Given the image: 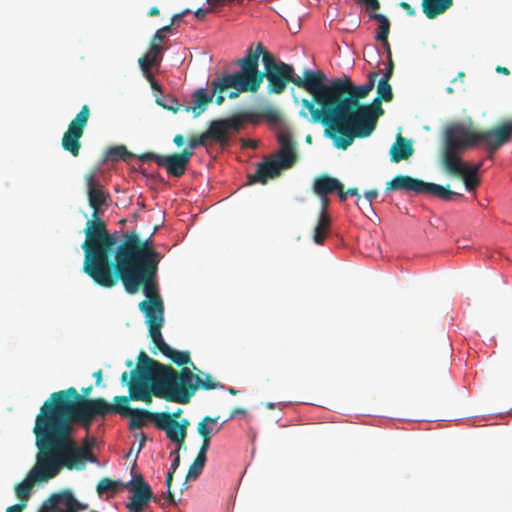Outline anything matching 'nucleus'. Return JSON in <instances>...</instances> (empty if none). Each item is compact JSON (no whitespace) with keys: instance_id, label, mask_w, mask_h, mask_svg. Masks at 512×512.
<instances>
[{"instance_id":"obj_1","label":"nucleus","mask_w":512,"mask_h":512,"mask_svg":"<svg viewBox=\"0 0 512 512\" xmlns=\"http://www.w3.org/2000/svg\"><path fill=\"white\" fill-rule=\"evenodd\" d=\"M377 73H370L368 82L355 86L348 77L334 79L326 84V75L321 71V84L318 89L315 107L314 102L304 98L299 115L308 118L311 123H321L325 137L333 141L336 147L337 137L343 136V130L350 127L357 113L364 104L360 100L366 98L375 86Z\"/></svg>"},{"instance_id":"obj_2","label":"nucleus","mask_w":512,"mask_h":512,"mask_svg":"<svg viewBox=\"0 0 512 512\" xmlns=\"http://www.w3.org/2000/svg\"><path fill=\"white\" fill-rule=\"evenodd\" d=\"M240 73L232 76L231 84L237 85L242 91L257 93L264 78L267 80L268 94H282L289 83L305 89L313 96L316 104L318 89L321 84V71L306 69L303 78L295 75L294 67L269 52L262 43L249 46L245 56L236 60Z\"/></svg>"},{"instance_id":"obj_3","label":"nucleus","mask_w":512,"mask_h":512,"mask_svg":"<svg viewBox=\"0 0 512 512\" xmlns=\"http://www.w3.org/2000/svg\"><path fill=\"white\" fill-rule=\"evenodd\" d=\"M117 402L104 398H84L75 387L54 392L36 417L34 430L39 434H73L74 424L89 430L97 417L117 412Z\"/></svg>"},{"instance_id":"obj_4","label":"nucleus","mask_w":512,"mask_h":512,"mask_svg":"<svg viewBox=\"0 0 512 512\" xmlns=\"http://www.w3.org/2000/svg\"><path fill=\"white\" fill-rule=\"evenodd\" d=\"M157 258H84V271L96 284L111 288L119 280L135 294L156 280Z\"/></svg>"},{"instance_id":"obj_5","label":"nucleus","mask_w":512,"mask_h":512,"mask_svg":"<svg viewBox=\"0 0 512 512\" xmlns=\"http://www.w3.org/2000/svg\"><path fill=\"white\" fill-rule=\"evenodd\" d=\"M84 235V256H160L154 250L152 235L143 240L135 231L111 233L102 219H88Z\"/></svg>"},{"instance_id":"obj_6","label":"nucleus","mask_w":512,"mask_h":512,"mask_svg":"<svg viewBox=\"0 0 512 512\" xmlns=\"http://www.w3.org/2000/svg\"><path fill=\"white\" fill-rule=\"evenodd\" d=\"M136 372L156 390V397L168 402L188 404L199 389L200 376L188 367L180 371L149 357L144 351L138 356Z\"/></svg>"},{"instance_id":"obj_7","label":"nucleus","mask_w":512,"mask_h":512,"mask_svg":"<svg viewBox=\"0 0 512 512\" xmlns=\"http://www.w3.org/2000/svg\"><path fill=\"white\" fill-rule=\"evenodd\" d=\"M120 380L123 385L128 387L129 395L114 397L113 401L117 402L116 413L130 419L129 429L131 430L140 429L147 425L149 421H153L155 427H157L161 412H151L146 409H132L129 405L131 400L151 404L153 397H156V390L143 378L141 373L136 372V367L131 373L124 371Z\"/></svg>"},{"instance_id":"obj_8","label":"nucleus","mask_w":512,"mask_h":512,"mask_svg":"<svg viewBox=\"0 0 512 512\" xmlns=\"http://www.w3.org/2000/svg\"><path fill=\"white\" fill-rule=\"evenodd\" d=\"M444 136L454 139L456 146L462 151L482 145L488 158L493 159L495 152L512 140V119L486 130H473L464 123H453L446 127Z\"/></svg>"},{"instance_id":"obj_9","label":"nucleus","mask_w":512,"mask_h":512,"mask_svg":"<svg viewBox=\"0 0 512 512\" xmlns=\"http://www.w3.org/2000/svg\"><path fill=\"white\" fill-rule=\"evenodd\" d=\"M47 451L54 461L58 474L63 468L83 469L85 462H95L96 457L89 448H80L73 434H40Z\"/></svg>"},{"instance_id":"obj_10","label":"nucleus","mask_w":512,"mask_h":512,"mask_svg":"<svg viewBox=\"0 0 512 512\" xmlns=\"http://www.w3.org/2000/svg\"><path fill=\"white\" fill-rule=\"evenodd\" d=\"M278 142L280 144L279 151L273 158H265L263 162L257 165L255 173L249 174L247 177L248 185L266 184L268 179L280 176L281 170L289 169L297 162L296 142L292 139L291 134L289 132L280 133Z\"/></svg>"},{"instance_id":"obj_11","label":"nucleus","mask_w":512,"mask_h":512,"mask_svg":"<svg viewBox=\"0 0 512 512\" xmlns=\"http://www.w3.org/2000/svg\"><path fill=\"white\" fill-rule=\"evenodd\" d=\"M33 433L35 434L37 448L35 464L26 478L15 486L17 498L25 503L30 498L31 490L36 483L47 482L58 475L56 465L51 459L40 434L34 429Z\"/></svg>"},{"instance_id":"obj_12","label":"nucleus","mask_w":512,"mask_h":512,"mask_svg":"<svg viewBox=\"0 0 512 512\" xmlns=\"http://www.w3.org/2000/svg\"><path fill=\"white\" fill-rule=\"evenodd\" d=\"M379 95L371 104H364L350 127L343 130V136L337 137L336 148L346 150L356 138H366L376 129L377 120L384 114Z\"/></svg>"},{"instance_id":"obj_13","label":"nucleus","mask_w":512,"mask_h":512,"mask_svg":"<svg viewBox=\"0 0 512 512\" xmlns=\"http://www.w3.org/2000/svg\"><path fill=\"white\" fill-rule=\"evenodd\" d=\"M146 299L138 305L139 310L144 314L146 323L149 327V336L151 338L162 335L161 329L164 324V303L159 294L157 280L143 290Z\"/></svg>"},{"instance_id":"obj_14","label":"nucleus","mask_w":512,"mask_h":512,"mask_svg":"<svg viewBox=\"0 0 512 512\" xmlns=\"http://www.w3.org/2000/svg\"><path fill=\"white\" fill-rule=\"evenodd\" d=\"M459 152H462V150L456 146V141L444 136L442 164L445 170L452 176H461L466 189L470 192L474 191L479 185L480 180L477 174H472L471 171L466 168V164L463 163L458 156Z\"/></svg>"},{"instance_id":"obj_15","label":"nucleus","mask_w":512,"mask_h":512,"mask_svg":"<svg viewBox=\"0 0 512 512\" xmlns=\"http://www.w3.org/2000/svg\"><path fill=\"white\" fill-rule=\"evenodd\" d=\"M193 155L194 152L190 149H183L180 153L170 155L147 152L138 155V159L141 162L154 161L159 167L164 168L168 175L179 178L185 174Z\"/></svg>"},{"instance_id":"obj_16","label":"nucleus","mask_w":512,"mask_h":512,"mask_svg":"<svg viewBox=\"0 0 512 512\" xmlns=\"http://www.w3.org/2000/svg\"><path fill=\"white\" fill-rule=\"evenodd\" d=\"M89 117L90 108L88 105H83L63 134L61 141L62 148L74 157H77L80 153L82 146L80 140L84 134Z\"/></svg>"},{"instance_id":"obj_17","label":"nucleus","mask_w":512,"mask_h":512,"mask_svg":"<svg viewBox=\"0 0 512 512\" xmlns=\"http://www.w3.org/2000/svg\"><path fill=\"white\" fill-rule=\"evenodd\" d=\"M89 205L93 209L91 219H101V207L106 203L108 196L103 191V186L96 181L93 173L85 175Z\"/></svg>"},{"instance_id":"obj_18","label":"nucleus","mask_w":512,"mask_h":512,"mask_svg":"<svg viewBox=\"0 0 512 512\" xmlns=\"http://www.w3.org/2000/svg\"><path fill=\"white\" fill-rule=\"evenodd\" d=\"M318 197L320 198L321 201V209L317 225L314 228L313 240L317 244H322L328 235V231L331 224V220L328 215L330 199L328 195Z\"/></svg>"},{"instance_id":"obj_19","label":"nucleus","mask_w":512,"mask_h":512,"mask_svg":"<svg viewBox=\"0 0 512 512\" xmlns=\"http://www.w3.org/2000/svg\"><path fill=\"white\" fill-rule=\"evenodd\" d=\"M75 496L69 490L52 494L45 502V508L52 512H75Z\"/></svg>"},{"instance_id":"obj_20","label":"nucleus","mask_w":512,"mask_h":512,"mask_svg":"<svg viewBox=\"0 0 512 512\" xmlns=\"http://www.w3.org/2000/svg\"><path fill=\"white\" fill-rule=\"evenodd\" d=\"M423 181L412 178L408 175H397L386 183L387 191H411L416 194H422Z\"/></svg>"},{"instance_id":"obj_21","label":"nucleus","mask_w":512,"mask_h":512,"mask_svg":"<svg viewBox=\"0 0 512 512\" xmlns=\"http://www.w3.org/2000/svg\"><path fill=\"white\" fill-rule=\"evenodd\" d=\"M132 493L130 501L126 504V508L130 512H143L149 505L150 501L157 502L152 490H128Z\"/></svg>"},{"instance_id":"obj_22","label":"nucleus","mask_w":512,"mask_h":512,"mask_svg":"<svg viewBox=\"0 0 512 512\" xmlns=\"http://www.w3.org/2000/svg\"><path fill=\"white\" fill-rule=\"evenodd\" d=\"M157 429L166 433L167 438L179 445L185 443L186 436H182L178 426H175V420L171 419L168 412H161V417L157 422Z\"/></svg>"},{"instance_id":"obj_23","label":"nucleus","mask_w":512,"mask_h":512,"mask_svg":"<svg viewBox=\"0 0 512 512\" xmlns=\"http://www.w3.org/2000/svg\"><path fill=\"white\" fill-rule=\"evenodd\" d=\"M214 94H209L205 88H199L192 94L194 102L193 106H184L183 111L186 113H192L196 118L200 116L207 108V106L213 101Z\"/></svg>"},{"instance_id":"obj_24","label":"nucleus","mask_w":512,"mask_h":512,"mask_svg":"<svg viewBox=\"0 0 512 512\" xmlns=\"http://www.w3.org/2000/svg\"><path fill=\"white\" fill-rule=\"evenodd\" d=\"M414 152V148L412 143L402 137L401 134H398L396 137V141L390 148L389 154L392 162L398 163L403 160H407L412 156Z\"/></svg>"},{"instance_id":"obj_25","label":"nucleus","mask_w":512,"mask_h":512,"mask_svg":"<svg viewBox=\"0 0 512 512\" xmlns=\"http://www.w3.org/2000/svg\"><path fill=\"white\" fill-rule=\"evenodd\" d=\"M341 188V182L327 174L316 177L313 181L312 189L316 196H325L335 193V190Z\"/></svg>"},{"instance_id":"obj_26","label":"nucleus","mask_w":512,"mask_h":512,"mask_svg":"<svg viewBox=\"0 0 512 512\" xmlns=\"http://www.w3.org/2000/svg\"><path fill=\"white\" fill-rule=\"evenodd\" d=\"M239 73H240V70L214 79L211 83V89L213 91V94H216V93L222 94L228 88H233L236 90V91H231L229 93V98H231V99L238 97L240 93H248V91L240 90L239 86L231 84L232 76L237 75ZM249 93H251V91H249Z\"/></svg>"},{"instance_id":"obj_27","label":"nucleus","mask_w":512,"mask_h":512,"mask_svg":"<svg viewBox=\"0 0 512 512\" xmlns=\"http://www.w3.org/2000/svg\"><path fill=\"white\" fill-rule=\"evenodd\" d=\"M453 4V0H422V9L427 18L433 19L444 13Z\"/></svg>"},{"instance_id":"obj_28","label":"nucleus","mask_w":512,"mask_h":512,"mask_svg":"<svg viewBox=\"0 0 512 512\" xmlns=\"http://www.w3.org/2000/svg\"><path fill=\"white\" fill-rule=\"evenodd\" d=\"M422 194L433 195L444 201H451L454 196L462 197L461 194H458L449 189V186L444 187L435 183H428L423 181L422 186Z\"/></svg>"},{"instance_id":"obj_29","label":"nucleus","mask_w":512,"mask_h":512,"mask_svg":"<svg viewBox=\"0 0 512 512\" xmlns=\"http://www.w3.org/2000/svg\"><path fill=\"white\" fill-rule=\"evenodd\" d=\"M208 140H214L220 144H225L228 141V132L225 122L223 120H214L210 123L207 131L204 132Z\"/></svg>"},{"instance_id":"obj_30","label":"nucleus","mask_w":512,"mask_h":512,"mask_svg":"<svg viewBox=\"0 0 512 512\" xmlns=\"http://www.w3.org/2000/svg\"><path fill=\"white\" fill-rule=\"evenodd\" d=\"M219 417L205 416L197 425V432L201 437L208 438L213 437L214 434L218 433L222 429V425L217 426Z\"/></svg>"},{"instance_id":"obj_31","label":"nucleus","mask_w":512,"mask_h":512,"mask_svg":"<svg viewBox=\"0 0 512 512\" xmlns=\"http://www.w3.org/2000/svg\"><path fill=\"white\" fill-rule=\"evenodd\" d=\"M163 48H158L156 45H149L147 53L138 59L139 66L145 65H159L163 57Z\"/></svg>"},{"instance_id":"obj_32","label":"nucleus","mask_w":512,"mask_h":512,"mask_svg":"<svg viewBox=\"0 0 512 512\" xmlns=\"http://www.w3.org/2000/svg\"><path fill=\"white\" fill-rule=\"evenodd\" d=\"M167 358H169L173 363L178 366H183L190 364L194 370H198L197 367L191 361L190 353L188 351H177L171 347H169L168 351H165L163 354Z\"/></svg>"},{"instance_id":"obj_33","label":"nucleus","mask_w":512,"mask_h":512,"mask_svg":"<svg viewBox=\"0 0 512 512\" xmlns=\"http://www.w3.org/2000/svg\"><path fill=\"white\" fill-rule=\"evenodd\" d=\"M133 154L128 151L124 145H116L109 147L104 155L105 161L116 162L118 160L127 161Z\"/></svg>"},{"instance_id":"obj_34","label":"nucleus","mask_w":512,"mask_h":512,"mask_svg":"<svg viewBox=\"0 0 512 512\" xmlns=\"http://www.w3.org/2000/svg\"><path fill=\"white\" fill-rule=\"evenodd\" d=\"M379 22L378 30L375 35V39L377 41H382L388 39L389 31H390V22L389 19L382 14H375L373 16Z\"/></svg>"},{"instance_id":"obj_35","label":"nucleus","mask_w":512,"mask_h":512,"mask_svg":"<svg viewBox=\"0 0 512 512\" xmlns=\"http://www.w3.org/2000/svg\"><path fill=\"white\" fill-rule=\"evenodd\" d=\"M119 487H123V482L119 480H112L110 478H103L98 482L96 490L99 495H102L110 491L116 493Z\"/></svg>"},{"instance_id":"obj_36","label":"nucleus","mask_w":512,"mask_h":512,"mask_svg":"<svg viewBox=\"0 0 512 512\" xmlns=\"http://www.w3.org/2000/svg\"><path fill=\"white\" fill-rule=\"evenodd\" d=\"M123 487L127 490H152L142 474L133 475L130 481L123 482Z\"/></svg>"},{"instance_id":"obj_37","label":"nucleus","mask_w":512,"mask_h":512,"mask_svg":"<svg viewBox=\"0 0 512 512\" xmlns=\"http://www.w3.org/2000/svg\"><path fill=\"white\" fill-rule=\"evenodd\" d=\"M206 460L207 459H205V458L196 456L195 460L193 461V463L190 465V467L188 469L186 478L193 479V480L197 479L205 467Z\"/></svg>"},{"instance_id":"obj_38","label":"nucleus","mask_w":512,"mask_h":512,"mask_svg":"<svg viewBox=\"0 0 512 512\" xmlns=\"http://www.w3.org/2000/svg\"><path fill=\"white\" fill-rule=\"evenodd\" d=\"M377 95H379L380 99H383L385 102L392 101L393 92L391 85L389 84V80L380 79L377 85Z\"/></svg>"},{"instance_id":"obj_39","label":"nucleus","mask_w":512,"mask_h":512,"mask_svg":"<svg viewBox=\"0 0 512 512\" xmlns=\"http://www.w3.org/2000/svg\"><path fill=\"white\" fill-rule=\"evenodd\" d=\"M207 141L208 138L205 135V133H202L200 135H191L188 137V145L185 149H190V151L193 152L195 148L199 146H205Z\"/></svg>"},{"instance_id":"obj_40","label":"nucleus","mask_w":512,"mask_h":512,"mask_svg":"<svg viewBox=\"0 0 512 512\" xmlns=\"http://www.w3.org/2000/svg\"><path fill=\"white\" fill-rule=\"evenodd\" d=\"M260 117L266 119L270 123L277 124L281 121L280 113L273 107H266L261 113Z\"/></svg>"},{"instance_id":"obj_41","label":"nucleus","mask_w":512,"mask_h":512,"mask_svg":"<svg viewBox=\"0 0 512 512\" xmlns=\"http://www.w3.org/2000/svg\"><path fill=\"white\" fill-rule=\"evenodd\" d=\"M199 388L204 390H212L216 388H223V385L220 382H214L212 376L207 373L205 374L204 379L200 377Z\"/></svg>"},{"instance_id":"obj_42","label":"nucleus","mask_w":512,"mask_h":512,"mask_svg":"<svg viewBox=\"0 0 512 512\" xmlns=\"http://www.w3.org/2000/svg\"><path fill=\"white\" fill-rule=\"evenodd\" d=\"M223 122H225L227 132H229L230 129H233L235 131H238L242 125H243V118L241 116H234L229 119H223Z\"/></svg>"},{"instance_id":"obj_43","label":"nucleus","mask_w":512,"mask_h":512,"mask_svg":"<svg viewBox=\"0 0 512 512\" xmlns=\"http://www.w3.org/2000/svg\"><path fill=\"white\" fill-rule=\"evenodd\" d=\"M210 443L211 438H208V435L206 437H202V444L200 446L197 456L207 459V451L209 450Z\"/></svg>"},{"instance_id":"obj_44","label":"nucleus","mask_w":512,"mask_h":512,"mask_svg":"<svg viewBox=\"0 0 512 512\" xmlns=\"http://www.w3.org/2000/svg\"><path fill=\"white\" fill-rule=\"evenodd\" d=\"M152 341L154 342L156 348L162 353L164 354L165 351H168L169 349V345L164 341L162 335L158 336V337H153L151 338Z\"/></svg>"},{"instance_id":"obj_45","label":"nucleus","mask_w":512,"mask_h":512,"mask_svg":"<svg viewBox=\"0 0 512 512\" xmlns=\"http://www.w3.org/2000/svg\"><path fill=\"white\" fill-rule=\"evenodd\" d=\"M171 102H172L173 104H171V105H165V104H162L160 101H157V103H158L159 105L163 106L165 109L170 110V111H172V112H174V113H177V112H179V111L183 110L184 106H183V105H178V104H177V100H176V99H172V100H171Z\"/></svg>"},{"instance_id":"obj_46","label":"nucleus","mask_w":512,"mask_h":512,"mask_svg":"<svg viewBox=\"0 0 512 512\" xmlns=\"http://www.w3.org/2000/svg\"><path fill=\"white\" fill-rule=\"evenodd\" d=\"M165 35L160 33L158 30L156 31V33L153 35L151 41H150V45H156V47L158 48H163L162 47V42L164 41L165 39Z\"/></svg>"},{"instance_id":"obj_47","label":"nucleus","mask_w":512,"mask_h":512,"mask_svg":"<svg viewBox=\"0 0 512 512\" xmlns=\"http://www.w3.org/2000/svg\"><path fill=\"white\" fill-rule=\"evenodd\" d=\"M189 425L190 423L187 419H182L181 421L175 420V426H178L182 436H187V428Z\"/></svg>"},{"instance_id":"obj_48","label":"nucleus","mask_w":512,"mask_h":512,"mask_svg":"<svg viewBox=\"0 0 512 512\" xmlns=\"http://www.w3.org/2000/svg\"><path fill=\"white\" fill-rule=\"evenodd\" d=\"M378 196V191L376 189H372V190H368L365 192V197L367 198V200L369 201V203H367V207L370 209V210H373L372 209V205H371V201L376 199Z\"/></svg>"},{"instance_id":"obj_49","label":"nucleus","mask_w":512,"mask_h":512,"mask_svg":"<svg viewBox=\"0 0 512 512\" xmlns=\"http://www.w3.org/2000/svg\"><path fill=\"white\" fill-rule=\"evenodd\" d=\"M25 508L26 503L21 501L20 503L7 507L6 512H22Z\"/></svg>"},{"instance_id":"obj_50","label":"nucleus","mask_w":512,"mask_h":512,"mask_svg":"<svg viewBox=\"0 0 512 512\" xmlns=\"http://www.w3.org/2000/svg\"><path fill=\"white\" fill-rule=\"evenodd\" d=\"M393 71H394L393 60L392 59H388V64H387L386 72H385V74H384L382 79L390 80V78L393 75Z\"/></svg>"},{"instance_id":"obj_51","label":"nucleus","mask_w":512,"mask_h":512,"mask_svg":"<svg viewBox=\"0 0 512 512\" xmlns=\"http://www.w3.org/2000/svg\"><path fill=\"white\" fill-rule=\"evenodd\" d=\"M259 117H260V114L257 115L253 112H246V113L242 114L243 121L252 122V123L257 122Z\"/></svg>"},{"instance_id":"obj_52","label":"nucleus","mask_w":512,"mask_h":512,"mask_svg":"<svg viewBox=\"0 0 512 512\" xmlns=\"http://www.w3.org/2000/svg\"><path fill=\"white\" fill-rule=\"evenodd\" d=\"M151 67L152 66H150V65L140 66L144 77L149 81V83L155 80L153 74L150 71Z\"/></svg>"},{"instance_id":"obj_53","label":"nucleus","mask_w":512,"mask_h":512,"mask_svg":"<svg viewBox=\"0 0 512 512\" xmlns=\"http://www.w3.org/2000/svg\"><path fill=\"white\" fill-rule=\"evenodd\" d=\"M188 13H190V10H188V9H187V10H184V11H182V12H180V13L175 14V15L171 18V22H172V24H174V25H178V24H179V22L182 20V18H183L186 14H188Z\"/></svg>"},{"instance_id":"obj_54","label":"nucleus","mask_w":512,"mask_h":512,"mask_svg":"<svg viewBox=\"0 0 512 512\" xmlns=\"http://www.w3.org/2000/svg\"><path fill=\"white\" fill-rule=\"evenodd\" d=\"M399 6L403 8L409 16L415 15V10L409 3L402 1L399 3Z\"/></svg>"},{"instance_id":"obj_55","label":"nucleus","mask_w":512,"mask_h":512,"mask_svg":"<svg viewBox=\"0 0 512 512\" xmlns=\"http://www.w3.org/2000/svg\"><path fill=\"white\" fill-rule=\"evenodd\" d=\"M483 163H484V161L481 160L479 163H477L475 165H467L466 164V168L469 169L472 174H478V172L480 171V169L483 166Z\"/></svg>"},{"instance_id":"obj_56","label":"nucleus","mask_w":512,"mask_h":512,"mask_svg":"<svg viewBox=\"0 0 512 512\" xmlns=\"http://www.w3.org/2000/svg\"><path fill=\"white\" fill-rule=\"evenodd\" d=\"M180 465V455H177L171 463L170 471L168 473L174 474Z\"/></svg>"},{"instance_id":"obj_57","label":"nucleus","mask_w":512,"mask_h":512,"mask_svg":"<svg viewBox=\"0 0 512 512\" xmlns=\"http://www.w3.org/2000/svg\"><path fill=\"white\" fill-rule=\"evenodd\" d=\"M346 194H348V196H357L358 197L357 205L361 208V206H360L361 196H360L357 188H349L348 190H346Z\"/></svg>"},{"instance_id":"obj_58","label":"nucleus","mask_w":512,"mask_h":512,"mask_svg":"<svg viewBox=\"0 0 512 512\" xmlns=\"http://www.w3.org/2000/svg\"><path fill=\"white\" fill-rule=\"evenodd\" d=\"M87 509H88V505L87 504L81 503V502H79L75 498V503H74V510H75V512L84 511V510H87Z\"/></svg>"},{"instance_id":"obj_59","label":"nucleus","mask_w":512,"mask_h":512,"mask_svg":"<svg viewBox=\"0 0 512 512\" xmlns=\"http://www.w3.org/2000/svg\"><path fill=\"white\" fill-rule=\"evenodd\" d=\"M173 142L177 147H181L185 143V138L182 134H177L174 136Z\"/></svg>"},{"instance_id":"obj_60","label":"nucleus","mask_w":512,"mask_h":512,"mask_svg":"<svg viewBox=\"0 0 512 512\" xmlns=\"http://www.w3.org/2000/svg\"><path fill=\"white\" fill-rule=\"evenodd\" d=\"M210 11H211V9H202V8H199V9H197V10L195 11V17H196L197 19H200V20H201V19H203V18L206 16V14H207L208 12H210Z\"/></svg>"},{"instance_id":"obj_61","label":"nucleus","mask_w":512,"mask_h":512,"mask_svg":"<svg viewBox=\"0 0 512 512\" xmlns=\"http://www.w3.org/2000/svg\"><path fill=\"white\" fill-rule=\"evenodd\" d=\"M381 42H382L384 50L387 53V58L388 59H392L391 47H390V44L388 42V39L382 40Z\"/></svg>"},{"instance_id":"obj_62","label":"nucleus","mask_w":512,"mask_h":512,"mask_svg":"<svg viewBox=\"0 0 512 512\" xmlns=\"http://www.w3.org/2000/svg\"><path fill=\"white\" fill-rule=\"evenodd\" d=\"M335 193L338 194L340 201H342V202H344L348 197V194H346V191H344V187H343L342 183H341V188L339 190H335Z\"/></svg>"},{"instance_id":"obj_63","label":"nucleus","mask_w":512,"mask_h":512,"mask_svg":"<svg viewBox=\"0 0 512 512\" xmlns=\"http://www.w3.org/2000/svg\"><path fill=\"white\" fill-rule=\"evenodd\" d=\"M173 475L174 474H172V473H167V475H166L165 484H166V487H167V491L171 490V486H172V482H173Z\"/></svg>"},{"instance_id":"obj_64","label":"nucleus","mask_w":512,"mask_h":512,"mask_svg":"<svg viewBox=\"0 0 512 512\" xmlns=\"http://www.w3.org/2000/svg\"><path fill=\"white\" fill-rule=\"evenodd\" d=\"M246 413V410L243 409V408H235L231 414H230V419L234 418L236 415H239V414H245Z\"/></svg>"}]
</instances>
